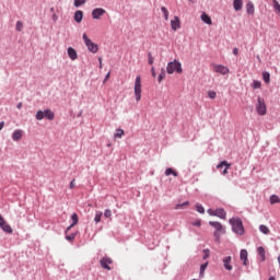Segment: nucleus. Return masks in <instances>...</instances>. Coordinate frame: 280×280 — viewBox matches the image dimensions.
Instances as JSON below:
<instances>
[{
  "mask_svg": "<svg viewBox=\"0 0 280 280\" xmlns=\"http://www.w3.org/2000/svg\"><path fill=\"white\" fill-rule=\"evenodd\" d=\"M16 32H23V23L21 21H18L15 24Z\"/></svg>",
  "mask_w": 280,
  "mask_h": 280,
  "instance_id": "nucleus-37",
  "label": "nucleus"
},
{
  "mask_svg": "<svg viewBox=\"0 0 280 280\" xmlns=\"http://www.w3.org/2000/svg\"><path fill=\"white\" fill-rule=\"evenodd\" d=\"M262 79H264V82H266V84H270V73L269 72H264Z\"/></svg>",
  "mask_w": 280,
  "mask_h": 280,
  "instance_id": "nucleus-34",
  "label": "nucleus"
},
{
  "mask_svg": "<svg viewBox=\"0 0 280 280\" xmlns=\"http://www.w3.org/2000/svg\"><path fill=\"white\" fill-rule=\"evenodd\" d=\"M196 210L198 211V213H205V207H202V205L200 203L196 205Z\"/></svg>",
  "mask_w": 280,
  "mask_h": 280,
  "instance_id": "nucleus-39",
  "label": "nucleus"
},
{
  "mask_svg": "<svg viewBox=\"0 0 280 280\" xmlns=\"http://www.w3.org/2000/svg\"><path fill=\"white\" fill-rule=\"evenodd\" d=\"M208 213H209V215H215V210H213V209H208Z\"/></svg>",
  "mask_w": 280,
  "mask_h": 280,
  "instance_id": "nucleus-48",
  "label": "nucleus"
},
{
  "mask_svg": "<svg viewBox=\"0 0 280 280\" xmlns=\"http://www.w3.org/2000/svg\"><path fill=\"white\" fill-rule=\"evenodd\" d=\"M151 74H152V78H156V71L154 70V67L151 68Z\"/></svg>",
  "mask_w": 280,
  "mask_h": 280,
  "instance_id": "nucleus-47",
  "label": "nucleus"
},
{
  "mask_svg": "<svg viewBox=\"0 0 280 280\" xmlns=\"http://www.w3.org/2000/svg\"><path fill=\"white\" fill-rule=\"evenodd\" d=\"M44 117L46 119H49V121H54V117H55L54 112H51V109L44 110Z\"/></svg>",
  "mask_w": 280,
  "mask_h": 280,
  "instance_id": "nucleus-23",
  "label": "nucleus"
},
{
  "mask_svg": "<svg viewBox=\"0 0 280 280\" xmlns=\"http://www.w3.org/2000/svg\"><path fill=\"white\" fill-rule=\"evenodd\" d=\"M174 71H176V73H183V65H180L178 60H174L167 63L166 73H168V75H172Z\"/></svg>",
  "mask_w": 280,
  "mask_h": 280,
  "instance_id": "nucleus-1",
  "label": "nucleus"
},
{
  "mask_svg": "<svg viewBox=\"0 0 280 280\" xmlns=\"http://www.w3.org/2000/svg\"><path fill=\"white\" fill-rule=\"evenodd\" d=\"M233 261V257L231 256H225L223 259H222V264H223V267L225 268V270H233V265H231V262Z\"/></svg>",
  "mask_w": 280,
  "mask_h": 280,
  "instance_id": "nucleus-10",
  "label": "nucleus"
},
{
  "mask_svg": "<svg viewBox=\"0 0 280 280\" xmlns=\"http://www.w3.org/2000/svg\"><path fill=\"white\" fill-rule=\"evenodd\" d=\"M230 224H232V231L237 235H244V225L241 219H230Z\"/></svg>",
  "mask_w": 280,
  "mask_h": 280,
  "instance_id": "nucleus-2",
  "label": "nucleus"
},
{
  "mask_svg": "<svg viewBox=\"0 0 280 280\" xmlns=\"http://www.w3.org/2000/svg\"><path fill=\"white\" fill-rule=\"evenodd\" d=\"M278 261H279V264H280V256L278 257Z\"/></svg>",
  "mask_w": 280,
  "mask_h": 280,
  "instance_id": "nucleus-55",
  "label": "nucleus"
},
{
  "mask_svg": "<svg viewBox=\"0 0 280 280\" xmlns=\"http://www.w3.org/2000/svg\"><path fill=\"white\" fill-rule=\"evenodd\" d=\"M200 224H201L200 220H197V221L192 222V226H200Z\"/></svg>",
  "mask_w": 280,
  "mask_h": 280,
  "instance_id": "nucleus-46",
  "label": "nucleus"
},
{
  "mask_svg": "<svg viewBox=\"0 0 280 280\" xmlns=\"http://www.w3.org/2000/svg\"><path fill=\"white\" fill-rule=\"evenodd\" d=\"M67 51L70 60H78V51H75V48L69 47Z\"/></svg>",
  "mask_w": 280,
  "mask_h": 280,
  "instance_id": "nucleus-16",
  "label": "nucleus"
},
{
  "mask_svg": "<svg viewBox=\"0 0 280 280\" xmlns=\"http://www.w3.org/2000/svg\"><path fill=\"white\" fill-rule=\"evenodd\" d=\"M277 202H280V198L277 195H272L270 197V205H277Z\"/></svg>",
  "mask_w": 280,
  "mask_h": 280,
  "instance_id": "nucleus-33",
  "label": "nucleus"
},
{
  "mask_svg": "<svg viewBox=\"0 0 280 280\" xmlns=\"http://www.w3.org/2000/svg\"><path fill=\"white\" fill-rule=\"evenodd\" d=\"M100 69H102V57L98 58Z\"/></svg>",
  "mask_w": 280,
  "mask_h": 280,
  "instance_id": "nucleus-53",
  "label": "nucleus"
},
{
  "mask_svg": "<svg viewBox=\"0 0 280 280\" xmlns=\"http://www.w3.org/2000/svg\"><path fill=\"white\" fill-rule=\"evenodd\" d=\"M102 215H104V214L102 213V211H96L95 218H94V222H95L96 224H100V222H102Z\"/></svg>",
  "mask_w": 280,
  "mask_h": 280,
  "instance_id": "nucleus-27",
  "label": "nucleus"
},
{
  "mask_svg": "<svg viewBox=\"0 0 280 280\" xmlns=\"http://www.w3.org/2000/svg\"><path fill=\"white\" fill-rule=\"evenodd\" d=\"M124 135H126L124 129H117L116 133L114 135V139H121Z\"/></svg>",
  "mask_w": 280,
  "mask_h": 280,
  "instance_id": "nucleus-26",
  "label": "nucleus"
},
{
  "mask_svg": "<svg viewBox=\"0 0 280 280\" xmlns=\"http://www.w3.org/2000/svg\"><path fill=\"white\" fill-rule=\"evenodd\" d=\"M233 8H234L235 12H240L242 10V8H244V1L234 0L233 1Z\"/></svg>",
  "mask_w": 280,
  "mask_h": 280,
  "instance_id": "nucleus-18",
  "label": "nucleus"
},
{
  "mask_svg": "<svg viewBox=\"0 0 280 280\" xmlns=\"http://www.w3.org/2000/svg\"><path fill=\"white\" fill-rule=\"evenodd\" d=\"M188 1L194 2V0H188Z\"/></svg>",
  "mask_w": 280,
  "mask_h": 280,
  "instance_id": "nucleus-56",
  "label": "nucleus"
},
{
  "mask_svg": "<svg viewBox=\"0 0 280 280\" xmlns=\"http://www.w3.org/2000/svg\"><path fill=\"white\" fill-rule=\"evenodd\" d=\"M165 176H175V178L178 176V173L174 171V168H166Z\"/></svg>",
  "mask_w": 280,
  "mask_h": 280,
  "instance_id": "nucleus-25",
  "label": "nucleus"
},
{
  "mask_svg": "<svg viewBox=\"0 0 280 280\" xmlns=\"http://www.w3.org/2000/svg\"><path fill=\"white\" fill-rule=\"evenodd\" d=\"M259 231L260 233H264V235H268L270 233V229H268L266 225H260Z\"/></svg>",
  "mask_w": 280,
  "mask_h": 280,
  "instance_id": "nucleus-32",
  "label": "nucleus"
},
{
  "mask_svg": "<svg viewBox=\"0 0 280 280\" xmlns=\"http://www.w3.org/2000/svg\"><path fill=\"white\" fill-rule=\"evenodd\" d=\"M16 108H18L19 110H21V108H23V103H19V104L16 105Z\"/></svg>",
  "mask_w": 280,
  "mask_h": 280,
  "instance_id": "nucleus-51",
  "label": "nucleus"
},
{
  "mask_svg": "<svg viewBox=\"0 0 280 280\" xmlns=\"http://www.w3.org/2000/svg\"><path fill=\"white\" fill-rule=\"evenodd\" d=\"M201 21L203 22V23H206L207 25H212V21H211V16H209V14H207V13H202L201 14Z\"/></svg>",
  "mask_w": 280,
  "mask_h": 280,
  "instance_id": "nucleus-21",
  "label": "nucleus"
},
{
  "mask_svg": "<svg viewBox=\"0 0 280 280\" xmlns=\"http://www.w3.org/2000/svg\"><path fill=\"white\" fill-rule=\"evenodd\" d=\"M252 86L253 89H261V81H254Z\"/></svg>",
  "mask_w": 280,
  "mask_h": 280,
  "instance_id": "nucleus-41",
  "label": "nucleus"
},
{
  "mask_svg": "<svg viewBox=\"0 0 280 280\" xmlns=\"http://www.w3.org/2000/svg\"><path fill=\"white\" fill-rule=\"evenodd\" d=\"M257 254L259 255V260L264 261L266 259V249L262 246L257 248Z\"/></svg>",
  "mask_w": 280,
  "mask_h": 280,
  "instance_id": "nucleus-20",
  "label": "nucleus"
},
{
  "mask_svg": "<svg viewBox=\"0 0 280 280\" xmlns=\"http://www.w3.org/2000/svg\"><path fill=\"white\" fill-rule=\"evenodd\" d=\"M100 265L102 268H104V270H113V268L110 267L113 266V258L105 256L101 258Z\"/></svg>",
  "mask_w": 280,
  "mask_h": 280,
  "instance_id": "nucleus-7",
  "label": "nucleus"
},
{
  "mask_svg": "<svg viewBox=\"0 0 280 280\" xmlns=\"http://www.w3.org/2000/svg\"><path fill=\"white\" fill-rule=\"evenodd\" d=\"M108 78H110V72H108L105 77L104 83H106V81L108 80Z\"/></svg>",
  "mask_w": 280,
  "mask_h": 280,
  "instance_id": "nucleus-52",
  "label": "nucleus"
},
{
  "mask_svg": "<svg viewBox=\"0 0 280 280\" xmlns=\"http://www.w3.org/2000/svg\"><path fill=\"white\" fill-rule=\"evenodd\" d=\"M215 217L221 218V220H224V218H226V211H224V209L222 208H219L215 210Z\"/></svg>",
  "mask_w": 280,
  "mask_h": 280,
  "instance_id": "nucleus-22",
  "label": "nucleus"
},
{
  "mask_svg": "<svg viewBox=\"0 0 280 280\" xmlns=\"http://www.w3.org/2000/svg\"><path fill=\"white\" fill-rule=\"evenodd\" d=\"M135 97L137 102H141V75H138L135 81Z\"/></svg>",
  "mask_w": 280,
  "mask_h": 280,
  "instance_id": "nucleus-6",
  "label": "nucleus"
},
{
  "mask_svg": "<svg viewBox=\"0 0 280 280\" xmlns=\"http://www.w3.org/2000/svg\"><path fill=\"white\" fill-rule=\"evenodd\" d=\"M161 11L164 14L165 21H170V11L165 7H161Z\"/></svg>",
  "mask_w": 280,
  "mask_h": 280,
  "instance_id": "nucleus-28",
  "label": "nucleus"
},
{
  "mask_svg": "<svg viewBox=\"0 0 280 280\" xmlns=\"http://www.w3.org/2000/svg\"><path fill=\"white\" fill-rule=\"evenodd\" d=\"M184 207H189V201H185V202H183V203H177V205L175 206V210H176V211H179V209H183Z\"/></svg>",
  "mask_w": 280,
  "mask_h": 280,
  "instance_id": "nucleus-31",
  "label": "nucleus"
},
{
  "mask_svg": "<svg viewBox=\"0 0 280 280\" xmlns=\"http://www.w3.org/2000/svg\"><path fill=\"white\" fill-rule=\"evenodd\" d=\"M203 253H205L203 259H209V255H210L209 249H203Z\"/></svg>",
  "mask_w": 280,
  "mask_h": 280,
  "instance_id": "nucleus-44",
  "label": "nucleus"
},
{
  "mask_svg": "<svg viewBox=\"0 0 280 280\" xmlns=\"http://www.w3.org/2000/svg\"><path fill=\"white\" fill-rule=\"evenodd\" d=\"M233 54H234V56H237V54H240V49L234 48V49H233Z\"/></svg>",
  "mask_w": 280,
  "mask_h": 280,
  "instance_id": "nucleus-50",
  "label": "nucleus"
},
{
  "mask_svg": "<svg viewBox=\"0 0 280 280\" xmlns=\"http://www.w3.org/2000/svg\"><path fill=\"white\" fill-rule=\"evenodd\" d=\"M207 266H209V262L202 264L200 266V272H199L200 278L205 277V271L207 270Z\"/></svg>",
  "mask_w": 280,
  "mask_h": 280,
  "instance_id": "nucleus-29",
  "label": "nucleus"
},
{
  "mask_svg": "<svg viewBox=\"0 0 280 280\" xmlns=\"http://www.w3.org/2000/svg\"><path fill=\"white\" fill-rule=\"evenodd\" d=\"M256 112L261 117H264V115H266L267 113L266 101H264V98H261L260 96H258L257 100Z\"/></svg>",
  "mask_w": 280,
  "mask_h": 280,
  "instance_id": "nucleus-5",
  "label": "nucleus"
},
{
  "mask_svg": "<svg viewBox=\"0 0 280 280\" xmlns=\"http://www.w3.org/2000/svg\"><path fill=\"white\" fill-rule=\"evenodd\" d=\"M240 259L243 261V266H246L248 264V250L242 249L240 254Z\"/></svg>",
  "mask_w": 280,
  "mask_h": 280,
  "instance_id": "nucleus-14",
  "label": "nucleus"
},
{
  "mask_svg": "<svg viewBox=\"0 0 280 280\" xmlns=\"http://www.w3.org/2000/svg\"><path fill=\"white\" fill-rule=\"evenodd\" d=\"M106 14V11L103 8H96L92 11V19L100 21Z\"/></svg>",
  "mask_w": 280,
  "mask_h": 280,
  "instance_id": "nucleus-9",
  "label": "nucleus"
},
{
  "mask_svg": "<svg viewBox=\"0 0 280 280\" xmlns=\"http://www.w3.org/2000/svg\"><path fill=\"white\" fill-rule=\"evenodd\" d=\"M35 117H36V119H37L38 121H43V119H45V112L38 110V112L36 113Z\"/></svg>",
  "mask_w": 280,
  "mask_h": 280,
  "instance_id": "nucleus-30",
  "label": "nucleus"
},
{
  "mask_svg": "<svg viewBox=\"0 0 280 280\" xmlns=\"http://www.w3.org/2000/svg\"><path fill=\"white\" fill-rule=\"evenodd\" d=\"M104 218H113V211L110 209H106L104 211Z\"/></svg>",
  "mask_w": 280,
  "mask_h": 280,
  "instance_id": "nucleus-40",
  "label": "nucleus"
},
{
  "mask_svg": "<svg viewBox=\"0 0 280 280\" xmlns=\"http://www.w3.org/2000/svg\"><path fill=\"white\" fill-rule=\"evenodd\" d=\"M213 71L215 73H221V75H226V73H229V68L224 67L222 65H214L213 66Z\"/></svg>",
  "mask_w": 280,
  "mask_h": 280,
  "instance_id": "nucleus-11",
  "label": "nucleus"
},
{
  "mask_svg": "<svg viewBox=\"0 0 280 280\" xmlns=\"http://www.w3.org/2000/svg\"><path fill=\"white\" fill-rule=\"evenodd\" d=\"M171 27L174 32H176V30H180V19H178V16H174L171 21Z\"/></svg>",
  "mask_w": 280,
  "mask_h": 280,
  "instance_id": "nucleus-13",
  "label": "nucleus"
},
{
  "mask_svg": "<svg viewBox=\"0 0 280 280\" xmlns=\"http://www.w3.org/2000/svg\"><path fill=\"white\" fill-rule=\"evenodd\" d=\"M222 167H225L224 171L222 172L223 176H226V174H229V167H231V164H229V162L226 161H222L217 168L218 170H222Z\"/></svg>",
  "mask_w": 280,
  "mask_h": 280,
  "instance_id": "nucleus-12",
  "label": "nucleus"
},
{
  "mask_svg": "<svg viewBox=\"0 0 280 280\" xmlns=\"http://www.w3.org/2000/svg\"><path fill=\"white\" fill-rule=\"evenodd\" d=\"M84 3H86V0H74V8H80Z\"/></svg>",
  "mask_w": 280,
  "mask_h": 280,
  "instance_id": "nucleus-36",
  "label": "nucleus"
},
{
  "mask_svg": "<svg viewBox=\"0 0 280 280\" xmlns=\"http://www.w3.org/2000/svg\"><path fill=\"white\" fill-rule=\"evenodd\" d=\"M71 220H72V224L67 228L66 233H69V231H71V229H73V226H75V224H78V222H79L78 213H73L71 215Z\"/></svg>",
  "mask_w": 280,
  "mask_h": 280,
  "instance_id": "nucleus-17",
  "label": "nucleus"
},
{
  "mask_svg": "<svg viewBox=\"0 0 280 280\" xmlns=\"http://www.w3.org/2000/svg\"><path fill=\"white\" fill-rule=\"evenodd\" d=\"M73 19L75 23H82V20L84 19V12H82V10L75 11Z\"/></svg>",
  "mask_w": 280,
  "mask_h": 280,
  "instance_id": "nucleus-15",
  "label": "nucleus"
},
{
  "mask_svg": "<svg viewBox=\"0 0 280 280\" xmlns=\"http://www.w3.org/2000/svg\"><path fill=\"white\" fill-rule=\"evenodd\" d=\"M217 93H215V91H209L208 92V97H210V100H215V97H217Z\"/></svg>",
  "mask_w": 280,
  "mask_h": 280,
  "instance_id": "nucleus-42",
  "label": "nucleus"
},
{
  "mask_svg": "<svg viewBox=\"0 0 280 280\" xmlns=\"http://www.w3.org/2000/svg\"><path fill=\"white\" fill-rule=\"evenodd\" d=\"M247 14H255V4L253 2H248L246 4Z\"/></svg>",
  "mask_w": 280,
  "mask_h": 280,
  "instance_id": "nucleus-24",
  "label": "nucleus"
},
{
  "mask_svg": "<svg viewBox=\"0 0 280 280\" xmlns=\"http://www.w3.org/2000/svg\"><path fill=\"white\" fill-rule=\"evenodd\" d=\"M209 224L215 229L217 232H214V237L217 242H220V233H225L224 226H222V223L215 221H210Z\"/></svg>",
  "mask_w": 280,
  "mask_h": 280,
  "instance_id": "nucleus-4",
  "label": "nucleus"
},
{
  "mask_svg": "<svg viewBox=\"0 0 280 280\" xmlns=\"http://www.w3.org/2000/svg\"><path fill=\"white\" fill-rule=\"evenodd\" d=\"M269 280H275V277H270Z\"/></svg>",
  "mask_w": 280,
  "mask_h": 280,
  "instance_id": "nucleus-54",
  "label": "nucleus"
},
{
  "mask_svg": "<svg viewBox=\"0 0 280 280\" xmlns=\"http://www.w3.org/2000/svg\"><path fill=\"white\" fill-rule=\"evenodd\" d=\"M0 229H2L4 233H9V234L13 233L12 226H10L8 222H5V219H3V215L1 214H0Z\"/></svg>",
  "mask_w": 280,
  "mask_h": 280,
  "instance_id": "nucleus-8",
  "label": "nucleus"
},
{
  "mask_svg": "<svg viewBox=\"0 0 280 280\" xmlns=\"http://www.w3.org/2000/svg\"><path fill=\"white\" fill-rule=\"evenodd\" d=\"M66 240L68 242H73L75 240V233H71V234L66 233Z\"/></svg>",
  "mask_w": 280,
  "mask_h": 280,
  "instance_id": "nucleus-35",
  "label": "nucleus"
},
{
  "mask_svg": "<svg viewBox=\"0 0 280 280\" xmlns=\"http://www.w3.org/2000/svg\"><path fill=\"white\" fill-rule=\"evenodd\" d=\"M12 139L13 141H21V139H23V130L21 129L15 130L12 135Z\"/></svg>",
  "mask_w": 280,
  "mask_h": 280,
  "instance_id": "nucleus-19",
  "label": "nucleus"
},
{
  "mask_svg": "<svg viewBox=\"0 0 280 280\" xmlns=\"http://www.w3.org/2000/svg\"><path fill=\"white\" fill-rule=\"evenodd\" d=\"M4 126H5V121H1V122H0V131L3 130Z\"/></svg>",
  "mask_w": 280,
  "mask_h": 280,
  "instance_id": "nucleus-49",
  "label": "nucleus"
},
{
  "mask_svg": "<svg viewBox=\"0 0 280 280\" xmlns=\"http://www.w3.org/2000/svg\"><path fill=\"white\" fill-rule=\"evenodd\" d=\"M148 62L149 65H154V57H152V52L148 54Z\"/></svg>",
  "mask_w": 280,
  "mask_h": 280,
  "instance_id": "nucleus-43",
  "label": "nucleus"
},
{
  "mask_svg": "<svg viewBox=\"0 0 280 280\" xmlns=\"http://www.w3.org/2000/svg\"><path fill=\"white\" fill-rule=\"evenodd\" d=\"M75 187V179H72L70 182V189H73Z\"/></svg>",
  "mask_w": 280,
  "mask_h": 280,
  "instance_id": "nucleus-45",
  "label": "nucleus"
},
{
  "mask_svg": "<svg viewBox=\"0 0 280 280\" xmlns=\"http://www.w3.org/2000/svg\"><path fill=\"white\" fill-rule=\"evenodd\" d=\"M83 40L85 43V47H88L89 51H91V54H97V51H100V46H97V44L93 43V40H91V38H89V35H86V33L83 34Z\"/></svg>",
  "mask_w": 280,
  "mask_h": 280,
  "instance_id": "nucleus-3",
  "label": "nucleus"
},
{
  "mask_svg": "<svg viewBox=\"0 0 280 280\" xmlns=\"http://www.w3.org/2000/svg\"><path fill=\"white\" fill-rule=\"evenodd\" d=\"M158 80H159V82H163V80H165V69L162 68L161 73L159 74Z\"/></svg>",
  "mask_w": 280,
  "mask_h": 280,
  "instance_id": "nucleus-38",
  "label": "nucleus"
}]
</instances>
